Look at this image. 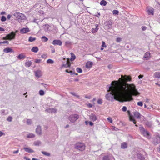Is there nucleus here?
<instances>
[{
  "instance_id": "obj_1",
  "label": "nucleus",
  "mask_w": 160,
  "mask_h": 160,
  "mask_svg": "<svg viewBox=\"0 0 160 160\" xmlns=\"http://www.w3.org/2000/svg\"><path fill=\"white\" fill-rule=\"evenodd\" d=\"M131 80L130 76L122 75L118 81H112V86L109 88V90L111 92L106 95V99L109 101L112 100L113 97L114 99L120 102L132 101L133 99L132 96L138 95L140 93L134 84L127 83Z\"/></svg>"
},
{
  "instance_id": "obj_2",
  "label": "nucleus",
  "mask_w": 160,
  "mask_h": 160,
  "mask_svg": "<svg viewBox=\"0 0 160 160\" xmlns=\"http://www.w3.org/2000/svg\"><path fill=\"white\" fill-rule=\"evenodd\" d=\"M70 54L71 55V57L70 59L69 58H67V59L66 63V64H63L62 65V68L65 67L67 68L68 67H70L71 65V64L70 62V60L71 61H73L76 59V57L73 52H71Z\"/></svg>"
},
{
  "instance_id": "obj_3",
  "label": "nucleus",
  "mask_w": 160,
  "mask_h": 160,
  "mask_svg": "<svg viewBox=\"0 0 160 160\" xmlns=\"http://www.w3.org/2000/svg\"><path fill=\"white\" fill-rule=\"evenodd\" d=\"M18 31L16 30L15 32H12L11 33L7 34L5 37H3L2 38L3 40H9L11 41L12 40L15 39L16 35V33Z\"/></svg>"
},
{
  "instance_id": "obj_4",
  "label": "nucleus",
  "mask_w": 160,
  "mask_h": 160,
  "mask_svg": "<svg viewBox=\"0 0 160 160\" xmlns=\"http://www.w3.org/2000/svg\"><path fill=\"white\" fill-rule=\"evenodd\" d=\"M86 146L85 144L81 142H77L74 145L75 149L80 151H83L85 150Z\"/></svg>"
},
{
  "instance_id": "obj_5",
  "label": "nucleus",
  "mask_w": 160,
  "mask_h": 160,
  "mask_svg": "<svg viewBox=\"0 0 160 160\" xmlns=\"http://www.w3.org/2000/svg\"><path fill=\"white\" fill-rule=\"evenodd\" d=\"M13 16L18 19L24 20L27 18L25 15L19 12H17L14 13Z\"/></svg>"
},
{
  "instance_id": "obj_6",
  "label": "nucleus",
  "mask_w": 160,
  "mask_h": 160,
  "mask_svg": "<svg viewBox=\"0 0 160 160\" xmlns=\"http://www.w3.org/2000/svg\"><path fill=\"white\" fill-rule=\"evenodd\" d=\"M79 116L77 114H74L70 115L68 117V119L72 122H74L79 118Z\"/></svg>"
},
{
  "instance_id": "obj_7",
  "label": "nucleus",
  "mask_w": 160,
  "mask_h": 160,
  "mask_svg": "<svg viewBox=\"0 0 160 160\" xmlns=\"http://www.w3.org/2000/svg\"><path fill=\"white\" fill-rule=\"evenodd\" d=\"M140 130L142 134L144 136H148L149 135V132L146 131L143 127H142L140 128Z\"/></svg>"
},
{
  "instance_id": "obj_8",
  "label": "nucleus",
  "mask_w": 160,
  "mask_h": 160,
  "mask_svg": "<svg viewBox=\"0 0 160 160\" xmlns=\"http://www.w3.org/2000/svg\"><path fill=\"white\" fill-rule=\"evenodd\" d=\"M128 114L129 115V120L130 121L133 122L134 124H136V122L135 119H134L133 116L130 114V112L129 111H128Z\"/></svg>"
},
{
  "instance_id": "obj_9",
  "label": "nucleus",
  "mask_w": 160,
  "mask_h": 160,
  "mask_svg": "<svg viewBox=\"0 0 160 160\" xmlns=\"http://www.w3.org/2000/svg\"><path fill=\"white\" fill-rule=\"evenodd\" d=\"M52 44L54 45H58L61 46L62 44V42L59 40H55L52 42Z\"/></svg>"
},
{
  "instance_id": "obj_10",
  "label": "nucleus",
  "mask_w": 160,
  "mask_h": 160,
  "mask_svg": "<svg viewBox=\"0 0 160 160\" xmlns=\"http://www.w3.org/2000/svg\"><path fill=\"white\" fill-rule=\"evenodd\" d=\"M89 118L93 122L96 121L97 119V117L96 115L93 113L91 114L89 116Z\"/></svg>"
},
{
  "instance_id": "obj_11",
  "label": "nucleus",
  "mask_w": 160,
  "mask_h": 160,
  "mask_svg": "<svg viewBox=\"0 0 160 160\" xmlns=\"http://www.w3.org/2000/svg\"><path fill=\"white\" fill-rule=\"evenodd\" d=\"M160 142V137L157 136L154 139V143L157 144Z\"/></svg>"
},
{
  "instance_id": "obj_12",
  "label": "nucleus",
  "mask_w": 160,
  "mask_h": 160,
  "mask_svg": "<svg viewBox=\"0 0 160 160\" xmlns=\"http://www.w3.org/2000/svg\"><path fill=\"white\" fill-rule=\"evenodd\" d=\"M17 58L18 59L21 60L25 58H26V56L24 53H22L21 54L18 55Z\"/></svg>"
},
{
  "instance_id": "obj_13",
  "label": "nucleus",
  "mask_w": 160,
  "mask_h": 160,
  "mask_svg": "<svg viewBox=\"0 0 160 160\" xmlns=\"http://www.w3.org/2000/svg\"><path fill=\"white\" fill-rule=\"evenodd\" d=\"M36 132L37 134L39 135H41V127L40 126H38L36 130Z\"/></svg>"
},
{
  "instance_id": "obj_14",
  "label": "nucleus",
  "mask_w": 160,
  "mask_h": 160,
  "mask_svg": "<svg viewBox=\"0 0 160 160\" xmlns=\"http://www.w3.org/2000/svg\"><path fill=\"white\" fill-rule=\"evenodd\" d=\"M150 57V53L149 52H147L144 54V58L147 60L149 59Z\"/></svg>"
},
{
  "instance_id": "obj_15",
  "label": "nucleus",
  "mask_w": 160,
  "mask_h": 160,
  "mask_svg": "<svg viewBox=\"0 0 160 160\" xmlns=\"http://www.w3.org/2000/svg\"><path fill=\"white\" fill-rule=\"evenodd\" d=\"M3 52H13L12 49L9 48H7L3 49Z\"/></svg>"
},
{
  "instance_id": "obj_16",
  "label": "nucleus",
  "mask_w": 160,
  "mask_h": 160,
  "mask_svg": "<svg viewBox=\"0 0 160 160\" xmlns=\"http://www.w3.org/2000/svg\"><path fill=\"white\" fill-rule=\"evenodd\" d=\"M23 149L26 152H28L33 153L34 152L33 150H32L30 148H24Z\"/></svg>"
},
{
  "instance_id": "obj_17",
  "label": "nucleus",
  "mask_w": 160,
  "mask_h": 160,
  "mask_svg": "<svg viewBox=\"0 0 160 160\" xmlns=\"http://www.w3.org/2000/svg\"><path fill=\"white\" fill-rule=\"evenodd\" d=\"M35 76L38 78L40 77L42 75V73L41 71L40 70H37L35 72Z\"/></svg>"
},
{
  "instance_id": "obj_18",
  "label": "nucleus",
  "mask_w": 160,
  "mask_h": 160,
  "mask_svg": "<svg viewBox=\"0 0 160 160\" xmlns=\"http://www.w3.org/2000/svg\"><path fill=\"white\" fill-rule=\"evenodd\" d=\"M20 31L22 33H26L29 32V28H24L20 30Z\"/></svg>"
},
{
  "instance_id": "obj_19",
  "label": "nucleus",
  "mask_w": 160,
  "mask_h": 160,
  "mask_svg": "<svg viewBox=\"0 0 160 160\" xmlns=\"http://www.w3.org/2000/svg\"><path fill=\"white\" fill-rule=\"evenodd\" d=\"M148 14L149 15H153L154 9L152 8H150L148 10Z\"/></svg>"
},
{
  "instance_id": "obj_20",
  "label": "nucleus",
  "mask_w": 160,
  "mask_h": 160,
  "mask_svg": "<svg viewBox=\"0 0 160 160\" xmlns=\"http://www.w3.org/2000/svg\"><path fill=\"white\" fill-rule=\"evenodd\" d=\"M92 65V63L91 62H87L86 64V67L87 68H91Z\"/></svg>"
},
{
  "instance_id": "obj_21",
  "label": "nucleus",
  "mask_w": 160,
  "mask_h": 160,
  "mask_svg": "<svg viewBox=\"0 0 160 160\" xmlns=\"http://www.w3.org/2000/svg\"><path fill=\"white\" fill-rule=\"evenodd\" d=\"M134 115L137 118L139 119L141 118V115L138 112H135L134 114Z\"/></svg>"
},
{
  "instance_id": "obj_22",
  "label": "nucleus",
  "mask_w": 160,
  "mask_h": 160,
  "mask_svg": "<svg viewBox=\"0 0 160 160\" xmlns=\"http://www.w3.org/2000/svg\"><path fill=\"white\" fill-rule=\"evenodd\" d=\"M39 49L37 47H33L31 49V51L34 52H37L38 51Z\"/></svg>"
},
{
  "instance_id": "obj_23",
  "label": "nucleus",
  "mask_w": 160,
  "mask_h": 160,
  "mask_svg": "<svg viewBox=\"0 0 160 160\" xmlns=\"http://www.w3.org/2000/svg\"><path fill=\"white\" fill-rule=\"evenodd\" d=\"M154 75L155 78H160V72H156L154 73Z\"/></svg>"
},
{
  "instance_id": "obj_24",
  "label": "nucleus",
  "mask_w": 160,
  "mask_h": 160,
  "mask_svg": "<svg viewBox=\"0 0 160 160\" xmlns=\"http://www.w3.org/2000/svg\"><path fill=\"white\" fill-rule=\"evenodd\" d=\"M127 143L126 142L122 143L121 145V148H125L127 147Z\"/></svg>"
},
{
  "instance_id": "obj_25",
  "label": "nucleus",
  "mask_w": 160,
  "mask_h": 160,
  "mask_svg": "<svg viewBox=\"0 0 160 160\" xmlns=\"http://www.w3.org/2000/svg\"><path fill=\"white\" fill-rule=\"evenodd\" d=\"M35 137V135L32 133H30L27 135V137L28 138H32Z\"/></svg>"
},
{
  "instance_id": "obj_26",
  "label": "nucleus",
  "mask_w": 160,
  "mask_h": 160,
  "mask_svg": "<svg viewBox=\"0 0 160 160\" xmlns=\"http://www.w3.org/2000/svg\"><path fill=\"white\" fill-rule=\"evenodd\" d=\"M46 111L49 112H56V110L53 108H49L46 110Z\"/></svg>"
},
{
  "instance_id": "obj_27",
  "label": "nucleus",
  "mask_w": 160,
  "mask_h": 160,
  "mask_svg": "<svg viewBox=\"0 0 160 160\" xmlns=\"http://www.w3.org/2000/svg\"><path fill=\"white\" fill-rule=\"evenodd\" d=\"M32 62L31 61H28L25 63V66L26 67H29L32 64Z\"/></svg>"
},
{
  "instance_id": "obj_28",
  "label": "nucleus",
  "mask_w": 160,
  "mask_h": 160,
  "mask_svg": "<svg viewBox=\"0 0 160 160\" xmlns=\"http://www.w3.org/2000/svg\"><path fill=\"white\" fill-rule=\"evenodd\" d=\"M137 156L138 158L141 160H144L145 158L142 155L140 154H138Z\"/></svg>"
},
{
  "instance_id": "obj_29",
  "label": "nucleus",
  "mask_w": 160,
  "mask_h": 160,
  "mask_svg": "<svg viewBox=\"0 0 160 160\" xmlns=\"http://www.w3.org/2000/svg\"><path fill=\"white\" fill-rule=\"evenodd\" d=\"M96 28H92V33H96V32H97V31L98 30V25H96Z\"/></svg>"
},
{
  "instance_id": "obj_30",
  "label": "nucleus",
  "mask_w": 160,
  "mask_h": 160,
  "mask_svg": "<svg viewBox=\"0 0 160 160\" xmlns=\"http://www.w3.org/2000/svg\"><path fill=\"white\" fill-rule=\"evenodd\" d=\"M36 40V38L34 37H30L28 41L29 42H32Z\"/></svg>"
},
{
  "instance_id": "obj_31",
  "label": "nucleus",
  "mask_w": 160,
  "mask_h": 160,
  "mask_svg": "<svg viewBox=\"0 0 160 160\" xmlns=\"http://www.w3.org/2000/svg\"><path fill=\"white\" fill-rule=\"evenodd\" d=\"M107 2L105 0H102L100 2V4L101 5H103L104 6H105L107 4Z\"/></svg>"
},
{
  "instance_id": "obj_32",
  "label": "nucleus",
  "mask_w": 160,
  "mask_h": 160,
  "mask_svg": "<svg viewBox=\"0 0 160 160\" xmlns=\"http://www.w3.org/2000/svg\"><path fill=\"white\" fill-rule=\"evenodd\" d=\"M47 62L49 64H53L54 63V61L51 59H48L47 61Z\"/></svg>"
},
{
  "instance_id": "obj_33",
  "label": "nucleus",
  "mask_w": 160,
  "mask_h": 160,
  "mask_svg": "<svg viewBox=\"0 0 160 160\" xmlns=\"http://www.w3.org/2000/svg\"><path fill=\"white\" fill-rule=\"evenodd\" d=\"M42 153L45 155L49 156H50V154L49 153H48L47 152H45V151H42Z\"/></svg>"
},
{
  "instance_id": "obj_34",
  "label": "nucleus",
  "mask_w": 160,
  "mask_h": 160,
  "mask_svg": "<svg viewBox=\"0 0 160 160\" xmlns=\"http://www.w3.org/2000/svg\"><path fill=\"white\" fill-rule=\"evenodd\" d=\"M112 13L114 15H117L118 14L119 12L118 10H114L113 11Z\"/></svg>"
},
{
  "instance_id": "obj_35",
  "label": "nucleus",
  "mask_w": 160,
  "mask_h": 160,
  "mask_svg": "<svg viewBox=\"0 0 160 160\" xmlns=\"http://www.w3.org/2000/svg\"><path fill=\"white\" fill-rule=\"evenodd\" d=\"M103 160H110L109 157L108 156H104L103 158Z\"/></svg>"
},
{
  "instance_id": "obj_36",
  "label": "nucleus",
  "mask_w": 160,
  "mask_h": 160,
  "mask_svg": "<svg viewBox=\"0 0 160 160\" xmlns=\"http://www.w3.org/2000/svg\"><path fill=\"white\" fill-rule=\"evenodd\" d=\"M146 124L148 127H151L152 125V123L150 122H147Z\"/></svg>"
},
{
  "instance_id": "obj_37",
  "label": "nucleus",
  "mask_w": 160,
  "mask_h": 160,
  "mask_svg": "<svg viewBox=\"0 0 160 160\" xmlns=\"http://www.w3.org/2000/svg\"><path fill=\"white\" fill-rule=\"evenodd\" d=\"M76 71L78 72L79 73H81L82 72V69L79 68H77L76 69Z\"/></svg>"
},
{
  "instance_id": "obj_38",
  "label": "nucleus",
  "mask_w": 160,
  "mask_h": 160,
  "mask_svg": "<svg viewBox=\"0 0 160 160\" xmlns=\"http://www.w3.org/2000/svg\"><path fill=\"white\" fill-rule=\"evenodd\" d=\"M106 23L108 25V26H111L112 24V22L110 20L107 21L106 22Z\"/></svg>"
},
{
  "instance_id": "obj_39",
  "label": "nucleus",
  "mask_w": 160,
  "mask_h": 160,
  "mask_svg": "<svg viewBox=\"0 0 160 160\" xmlns=\"http://www.w3.org/2000/svg\"><path fill=\"white\" fill-rule=\"evenodd\" d=\"M42 38L43 39V41L45 42H47L48 40V38L45 36H42Z\"/></svg>"
},
{
  "instance_id": "obj_40",
  "label": "nucleus",
  "mask_w": 160,
  "mask_h": 160,
  "mask_svg": "<svg viewBox=\"0 0 160 160\" xmlns=\"http://www.w3.org/2000/svg\"><path fill=\"white\" fill-rule=\"evenodd\" d=\"M41 144V142L39 141H37L34 142V144L36 146H38Z\"/></svg>"
},
{
  "instance_id": "obj_41",
  "label": "nucleus",
  "mask_w": 160,
  "mask_h": 160,
  "mask_svg": "<svg viewBox=\"0 0 160 160\" xmlns=\"http://www.w3.org/2000/svg\"><path fill=\"white\" fill-rule=\"evenodd\" d=\"M39 94L40 95H43L44 94V91L42 90H40L39 92Z\"/></svg>"
},
{
  "instance_id": "obj_42",
  "label": "nucleus",
  "mask_w": 160,
  "mask_h": 160,
  "mask_svg": "<svg viewBox=\"0 0 160 160\" xmlns=\"http://www.w3.org/2000/svg\"><path fill=\"white\" fill-rule=\"evenodd\" d=\"M6 17L4 16L2 17L1 21L2 22H4L6 21Z\"/></svg>"
},
{
  "instance_id": "obj_43",
  "label": "nucleus",
  "mask_w": 160,
  "mask_h": 160,
  "mask_svg": "<svg viewBox=\"0 0 160 160\" xmlns=\"http://www.w3.org/2000/svg\"><path fill=\"white\" fill-rule=\"evenodd\" d=\"M27 123L28 125H30L32 123V121L30 119H27Z\"/></svg>"
},
{
  "instance_id": "obj_44",
  "label": "nucleus",
  "mask_w": 160,
  "mask_h": 160,
  "mask_svg": "<svg viewBox=\"0 0 160 160\" xmlns=\"http://www.w3.org/2000/svg\"><path fill=\"white\" fill-rule=\"evenodd\" d=\"M97 102L98 104H101L102 103V99H99L98 100Z\"/></svg>"
},
{
  "instance_id": "obj_45",
  "label": "nucleus",
  "mask_w": 160,
  "mask_h": 160,
  "mask_svg": "<svg viewBox=\"0 0 160 160\" xmlns=\"http://www.w3.org/2000/svg\"><path fill=\"white\" fill-rule=\"evenodd\" d=\"M102 47L103 48H106L107 47V46L106 45L105 42L104 41H103L102 42Z\"/></svg>"
},
{
  "instance_id": "obj_46",
  "label": "nucleus",
  "mask_w": 160,
  "mask_h": 160,
  "mask_svg": "<svg viewBox=\"0 0 160 160\" xmlns=\"http://www.w3.org/2000/svg\"><path fill=\"white\" fill-rule=\"evenodd\" d=\"M122 110L123 112H125L127 110V108L126 106H123L122 108Z\"/></svg>"
},
{
  "instance_id": "obj_47",
  "label": "nucleus",
  "mask_w": 160,
  "mask_h": 160,
  "mask_svg": "<svg viewBox=\"0 0 160 160\" xmlns=\"http://www.w3.org/2000/svg\"><path fill=\"white\" fill-rule=\"evenodd\" d=\"M107 119L110 123H112V120L111 118H107Z\"/></svg>"
},
{
  "instance_id": "obj_48",
  "label": "nucleus",
  "mask_w": 160,
  "mask_h": 160,
  "mask_svg": "<svg viewBox=\"0 0 160 160\" xmlns=\"http://www.w3.org/2000/svg\"><path fill=\"white\" fill-rule=\"evenodd\" d=\"M41 61V60L40 59H36L35 60V62L37 63H40Z\"/></svg>"
},
{
  "instance_id": "obj_49",
  "label": "nucleus",
  "mask_w": 160,
  "mask_h": 160,
  "mask_svg": "<svg viewBox=\"0 0 160 160\" xmlns=\"http://www.w3.org/2000/svg\"><path fill=\"white\" fill-rule=\"evenodd\" d=\"M12 118L11 117H9L7 119V121L9 122H11L12 120Z\"/></svg>"
},
{
  "instance_id": "obj_50",
  "label": "nucleus",
  "mask_w": 160,
  "mask_h": 160,
  "mask_svg": "<svg viewBox=\"0 0 160 160\" xmlns=\"http://www.w3.org/2000/svg\"><path fill=\"white\" fill-rule=\"evenodd\" d=\"M137 104L138 105L140 106H142L143 105L142 103V102H138Z\"/></svg>"
},
{
  "instance_id": "obj_51",
  "label": "nucleus",
  "mask_w": 160,
  "mask_h": 160,
  "mask_svg": "<svg viewBox=\"0 0 160 160\" xmlns=\"http://www.w3.org/2000/svg\"><path fill=\"white\" fill-rule=\"evenodd\" d=\"M1 44L6 43L7 45L9 44V42L7 41H5L3 42H1Z\"/></svg>"
},
{
  "instance_id": "obj_52",
  "label": "nucleus",
  "mask_w": 160,
  "mask_h": 160,
  "mask_svg": "<svg viewBox=\"0 0 160 160\" xmlns=\"http://www.w3.org/2000/svg\"><path fill=\"white\" fill-rule=\"evenodd\" d=\"M41 57L42 58L45 59L47 57V55L45 54H43L42 55Z\"/></svg>"
},
{
  "instance_id": "obj_53",
  "label": "nucleus",
  "mask_w": 160,
  "mask_h": 160,
  "mask_svg": "<svg viewBox=\"0 0 160 160\" xmlns=\"http://www.w3.org/2000/svg\"><path fill=\"white\" fill-rule=\"evenodd\" d=\"M70 93L71 94H72V95H73V96H75L77 97H79V96L78 95H77L75 93V92H70Z\"/></svg>"
},
{
  "instance_id": "obj_54",
  "label": "nucleus",
  "mask_w": 160,
  "mask_h": 160,
  "mask_svg": "<svg viewBox=\"0 0 160 160\" xmlns=\"http://www.w3.org/2000/svg\"><path fill=\"white\" fill-rule=\"evenodd\" d=\"M117 42H120L121 41V39L119 38H117L116 39Z\"/></svg>"
},
{
  "instance_id": "obj_55",
  "label": "nucleus",
  "mask_w": 160,
  "mask_h": 160,
  "mask_svg": "<svg viewBox=\"0 0 160 160\" xmlns=\"http://www.w3.org/2000/svg\"><path fill=\"white\" fill-rule=\"evenodd\" d=\"M147 28L145 26H143L142 27V30L143 31H144Z\"/></svg>"
},
{
  "instance_id": "obj_56",
  "label": "nucleus",
  "mask_w": 160,
  "mask_h": 160,
  "mask_svg": "<svg viewBox=\"0 0 160 160\" xmlns=\"http://www.w3.org/2000/svg\"><path fill=\"white\" fill-rule=\"evenodd\" d=\"M18 152H19V150H18L16 151H14L13 152V154H16V153H18Z\"/></svg>"
},
{
  "instance_id": "obj_57",
  "label": "nucleus",
  "mask_w": 160,
  "mask_h": 160,
  "mask_svg": "<svg viewBox=\"0 0 160 160\" xmlns=\"http://www.w3.org/2000/svg\"><path fill=\"white\" fill-rule=\"evenodd\" d=\"M5 135V134L3 132H2L1 131H0V137L2 136V135Z\"/></svg>"
},
{
  "instance_id": "obj_58",
  "label": "nucleus",
  "mask_w": 160,
  "mask_h": 160,
  "mask_svg": "<svg viewBox=\"0 0 160 160\" xmlns=\"http://www.w3.org/2000/svg\"><path fill=\"white\" fill-rule=\"evenodd\" d=\"M143 75H139L138 77L139 79H141L142 78H143Z\"/></svg>"
},
{
  "instance_id": "obj_59",
  "label": "nucleus",
  "mask_w": 160,
  "mask_h": 160,
  "mask_svg": "<svg viewBox=\"0 0 160 160\" xmlns=\"http://www.w3.org/2000/svg\"><path fill=\"white\" fill-rule=\"evenodd\" d=\"M11 17V15H8L7 16V18L9 19Z\"/></svg>"
},
{
  "instance_id": "obj_60",
  "label": "nucleus",
  "mask_w": 160,
  "mask_h": 160,
  "mask_svg": "<svg viewBox=\"0 0 160 160\" xmlns=\"http://www.w3.org/2000/svg\"><path fill=\"white\" fill-rule=\"evenodd\" d=\"M89 124L90 126H92L93 125V123L91 122H89Z\"/></svg>"
},
{
  "instance_id": "obj_61",
  "label": "nucleus",
  "mask_w": 160,
  "mask_h": 160,
  "mask_svg": "<svg viewBox=\"0 0 160 160\" xmlns=\"http://www.w3.org/2000/svg\"><path fill=\"white\" fill-rule=\"evenodd\" d=\"M5 30L3 28L0 27V31H4Z\"/></svg>"
},
{
  "instance_id": "obj_62",
  "label": "nucleus",
  "mask_w": 160,
  "mask_h": 160,
  "mask_svg": "<svg viewBox=\"0 0 160 160\" xmlns=\"http://www.w3.org/2000/svg\"><path fill=\"white\" fill-rule=\"evenodd\" d=\"M24 159H26V160H30V159L29 158H27L26 157H24Z\"/></svg>"
},
{
  "instance_id": "obj_63",
  "label": "nucleus",
  "mask_w": 160,
  "mask_h": 160,
  "mask_svg": "<svg viewBox=\"0 0 160 160\" xmlns=\"http://www.w3.org/2000/svg\"><path fill=\"white\" fill-rule=\"evenodd\" d=\"M55 49L54 48H53V49L52 50L51 52L52 53H53L55 52Z\"/></svg>"
},
{
  "instance_id": "obj_64",
  "label": "nucleus",
  "mask_w": 160,
  "mask_h": 160,
  "mask_svg": "<svg viewBox=\"0 0 160 160\" xmlns=\"http://www.w3.org/2000/svg\"><path fill=\"white\" fill-rule=\"evenodd\" d=\"M157 149L158 151L160 152V145L158 147Z\"/></svg>"
}]
</instances>
